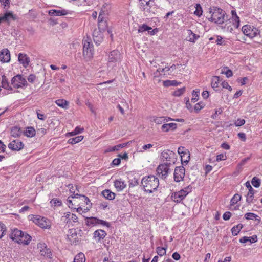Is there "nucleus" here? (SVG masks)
<instances>
[{"label": "nucleus", "mask_w": 262, "mask_h": 262, "mask_svg": "<svg viewBox=\"0 0 262 262\" xmlns=\"http://www.w3.org/2000/svg\"><path fill=\"white\" fill-rule=\"evenodd\" d=\"M211 17L208 18L210 21L223 25L225 21L227 22L228 18L226 13L222 9L213 7L210 8Z\"/></svg>", "instance_id": "1"}, {"label": "nucleus", "mask_w": 262, "mask_h": 262, "mask_svg": "<svg viewBox=\"0 0 262 262\" xmlns=\"http://www.w3.org/2000/svg\"><path fill=\"white\" fill-rule=\"evenodd\" d=\"M141 183L144 190L149 193L157 190L159 185V179L152 175L144 177L142 179Z\"/></svg>", "instance_id": "2"}, {"label": "nucleus", "mask_w": 262, "mask_h": 262, "mask_svg": "<svg viewBox=\"0 0 262 262\" xmlns=\"http://www.w3.org/2000/svg\"><path fill=\"white\" fill-rule=\"evenodd\" d=\"M82 44L83 56L86 60H89L93 56V45L88 38L83 40Z\"/></svg>", "instance_id": "3"}, {"label": "nucleus", "mask_w": 262, "mask_h": 262, "mask_svg": "<svg viewBox=\"0 0 262 262\" xmlns=\"http://www.w3.org/2000/svg\"><path fill=\"white\" fill-rule=\"evenodd\" d=\"M191 189L192 187L188 186L184 189L173 193L171 198L174 202L177 203L180 202L191 191Z\"/></svg>", "instance_id": "4"}, {"label": "nucleus", "mask_w": 262, "mask_h": 262, "mask_svg": "<svg viewBox=\"0 0 262 262\" xmlns=\"http://www.w3.org/2000/svg\"><path fill=\"white\" fill-rule=\"evenodd\" d=\"M11 84L14 88H20L27 86L28 83L25 78L23 75L18 74L14 76L11 81Z\"/></svg>", "instance_id": "5"}, {"label": "nucleus", "mask_w": 262, "mask_h": 262, "mask_svg": "<svg viewBox=\"0 0 262 262\" xmlns=\"http://www.w3.org/2000/svg\"><path fill=\"white\" fill-rule=\"evenodd\" d=\"M29 220L32 221L35 224L42 228H47L48 226L46 219L39 215H29Z\"/></svg>", "instance_id": "6"}, {"label": "nucleus", "mask_w": 262, "mask_h": 262, "mask_svg": "<svg viewBox=\"0 0 262 262\" xmlns=\"http://www.w3.org/2000/svg\"><path fill=\"white\" fill-rule=\"evenodd\" d=\"M242 31L245 35L251 38L255 37L258 33L256 28L248 25H244L242 27Z\"/></svg>", "instance_id": "7"}, {"label": "nucleus", "mask_w": 262, "mask_h": 262, "mask_svg": "<svg viewBox=\"0 0 262 262\" xmlns=\"http://www.w3.org/2000/svg\"><path fill=\"white\" fill-rule=\"evenodd\" d=\"M105 15L104 11L103 10V8L101 9L98 16V29L99 32H102L107 29V24L106 20H104L103 15Z\"/></svg>", "instance_id": "8"}, {"label": "nucleus", "mask_w": 262, "mask_h": 262, "mask_svg": "<svg viewBox=\"0 0 262 262\" xmlns=\"http://www.w3.org/2000/svg\"><path fill=\"white\" fill-rule=\"evenodd\" d=\"M185 175V169L183 166L176 167L174 171V180L177 182L183 180Z\"/></svg>", "instance_id": "9"}, {"label": "nucleus", "mask_w": 262, "mask_h": 262, "mask_svg": "<svg viewBox=\"0 0 262 262\" xmlns=\"http://www.w3.org/2000/svg\"><path fill=\"white\" fill-rule=\"evenodd\" d=\"M170 164L169 163L168 164H160L158 166L157 168V172L159 177L164 179L166 178L169 171V165Z\"/></svg>", "instance_id": "10"}, {"label": "nucleus", "mask_w": 262, "mask_h": 262, "mask_svg": "<svg viewBox=\"0 0 262 262\" xmlns=\"http://www.w3.org/2000/svg\"><path fill=\"white\" fill-rule=\"evenodd\" d=\"M120 60L121 54L118 50H113L108 55V61L109 62H117Z\"/></svg>", "instance_id": "11"}, {"label": "nucleus", "mask_w": 262, "mask_h": 262, "mask_svg": "<svg viewBox=\"0 0 262 262\" xmlns=\"http://www.w3.org/2000/svg\"><path fill=\"white\" fill-rule=\"evenodd\" d=\"M8 147L12 150L19 151L24 147V144L19 140L12 141L8 144Z\"/></svg>", "instance_id": "12"}, {"label": "nucleus", "mask_w": 262, "mask_h": 262, "mask_svg": "<svg viewBox=\"0 0 262 262\" xmlns=\"http://www.w3.org/2000/svg\"><path fill=\"white\" fill-rule=\"evenodd\" d=\"M245 185L249 190L247 195L246 202L248 204H250L252 202L253 199L254 198V190L251 186V184L249 181L246 182Z\"/></svg>", "instance_id": "13"}, {"label": "nucleus", "mask_w": 262, "mask_h": 262, "mask_svg": "<svg viewBox=\"0 0 262 262\" xmlns=\"http://www.w3.org/2000/svg\"><path fill=\"white\" fill-rule=\"evenodd\" d=\"M73 195H74L72 196V197L73 199H75L74 200L75 203H78V201L77 200L78 199H79V200H80L81 201L83 202L86 205H89V207H91L92 204L90 203V200L87 196H86L84 195L79 194L78 193H76V194L74 193Z\"/></svg>", "instance_id": "14"}, {"label": "nucleus", "mask_w": 262, "mask_h": 262, "mask_svg": "<svg viewBox=\"0 0 262 262\" xmlns=\"http://www.w3.org/2000/svg\"><path fill=\"white\" fill-rule=\"evenodd\" d=\"M62 220L64 221L66 223H70L71 222H77V216L73 213L68 212L64 214V216H62Z\"/></svg>", "instance_id": "15"}, {"label": "nucleus", "mask_w": 262, "mask_h": 262, "mask_svg": "<svg viewBox=\"0 0 262 262\" xmlns=\"http://www.w3.org/2000/svg\"><path fill=\"white\" fill-rule=\"evenodd\" d=\"M0 60L3 62H8L10 60V53L8 49H3L0 52Z\"/></svg>", "instance_id": "16"}, {"label": "nucleus", "mask_w": 262, "mask_h": 262, "mask_svg": "<svg viewBox=\"0 0 262 262\" xmlns=\"http://www.w3.org/2000/svg\"><path fill=\"white\" fill-rule=\"evenodd\" d=\"M68 13V11L63 9H61L59 10L52 9L48 11V14L50 16H61L66 15Z\"/></svg>", "instance_id": "17"}, {"label": "nucleus", "mask_w": 262, "mask_h": 262, "mask_svg": "<svg viewBox=\"0 0 262 262\" xmlns=\"http://www.w3.org/2000/svg\"><path fill=\"white\" fill-rule=\"evenodd\" d=\"M23 235V232L17 229H14L12 230L11 233L10 234V237L13 241L18 243V241H19L20 236Z\"/></svg>", "instance_id": "18"}, {"label": "nucleus", "mask_w": 262, "mask_h": 262, "mask_svg": "<svg viewBox=\"0 0 262 262\" xmlns=\"http://www.w3.org/2000/svg\"><path fill=\"white\" fill-rule=\"evenodd\" d=\"M18 59L19 62L22 64L25 68H26L29 64L30 58L25 54L19 53L18 54Z\"/></svg>", "instance_id": "19"}, {"label": "nucleus", "mask_w": 262, "mask_h": 262, "mask_svg": "<svg viewBox=\"0 0 262 262\" xmlns=\"http://www.w3.org/2000/svg\"><path fill=\"white\" fill-rule=\"evenodd\" d=\"M140 8L144 11H148L149 8L154 3V0H140Z\"/></svg>", "instance_id": "20"}, {"label": "nucleus", "mask_w": 262, "mask_h": 262, "mask_svg": "<svg viewBox=\"0 0 262 262\" xmlns=\"http://www.w3.org/2000/svg\"><path fill=\"white\" fill-rule=\"evenodd\" d=\"M31 237L29 234L23 232V235H21L19 241H18V243L28 245L31 241Z\"/></svg>", "instance_id": "21"}, {"label": "nucleus", "mask_w": 262, "mask_h": 262, "mask_svg": "<svg viewBox=\"0 0 262 262\" xmlns=\"http://www.w3.org/2000/svg\"><path fill=\"white\" fill-rule=\"evenodd\" d=\"M177 126V124L174 123L164 124L161 127L163 131L167 132L170 130H174Z\"/></svg>", "instance_id": "22"}, {"label": "nucleus", "mask_w": 262, "mask_h": 262, "mask_svg": "<svg viewBox=\"0 0 262 262\" xmlns=\"http://www.w3.org/2000/svg\"><path fill=\"white\" fill-rule=\"evenodd\" d=\"M231 14L233 25L235 28H237L239 25V18L237 15L235 10H232Z\"/></svg>", "instance_id": "23"}, {"label": "nucleus", "mask_w": 262, "mask_h": 262, "mask_svg": "<svg viewBox=\"0 0 262 262\" xmlns=\"http://www.w3.org/2000/svg\"><path fill=\"white\" fill-rule=\"evenodd\" d=\"M106 235V232L101 229L96 230L94 233V238H98L99 241L101 239H103Z\"/></svg>", "instance_id": "24"}, {"label": "nucleus", "mask_w": 262, "mask_h": 262, "mask_svg": "<svg viewBox=\"0 0 262 262\" xmlns=\"http://www.w3.org/2000/svg\"><path fill=\"white\" fill-rule=\"evenodd\" d=\"M102 194L105 198L109 200H112L114 199L115 197V194L108 189L103 190L102 192Z\"/></svg>", "instance_id": "25"}, {"label": "nucleus", "mask_w": 262, "mask_h": 262, "mask_svg": "<svg viewBox=\"0 0 262 262\" xmlns=\"http://www.w3.org/2000/svg\"><path fill=\"white\" fill-rule=\"evenodd\" d=\"M181 157V161L182 163L184 164L185 163L186 164L189 162L190 159L189 153L187 150H185L184 152L182 154L180 155Z\"/></svg>", "instance_id": "26"}, {"label": "nucleus", "mask_w": 262, "mask_h": 262, "mask_svg": "<svg viewBox=\"0 0 262 262\" xmlns=\"http://www.w3.org/2000/svg\"><path fill=\"white\" fill-rule=\"evenodd\" d=\"M114 185L118 191H121L126 187L124 182L121 180H116L114 182Z\"/></svg>", "instance_id": "27"}, {"label": "nucleus", "mask_w": 262, "mask_h": 262, "mask_svg": "<svg viewBox=\"0 0 262 262\" xmlns=\"http://www.w3.org/2000/svg\"><path fill=\"white\" fill-rule=\"evenodd\" d=\"M1 84L2 87H3V88L7 90H12V88L9 84L8 79L5 75H3L2 76Z\"/></svg>", "instance_id": "28"}, {"label": "nucleus", "mask_w": 262, "mask_h": 262, "mask_svg": "<svg viewBox=\"0 0 262 262\" xmlns=\"http://www.w3.org/2000/svg\"><path fill=\"white\" fill-rule=\"evenodd\" d=\"M11 135L14 137H18L21 134L20 128L17 126H14L12 128L11 130Z\"/></svg>", "instance_id": "29"}, {"label": "nucleus", "mask_w": 262, "mask_h": 262, "mask_svg": "<svg viewBox=\"0 0 262 262\" xmlns=\"http://www.w3.org/2000/svg\"><path fill=\"white\" fill-rule=\"evenodd\" d=\"M86 224L88 226H94L98 224L99 219L95 217H88Z\"/></svg>", "instance_id": "30"}, {"label": "nucleus", "mask_w": 262, "mask_h": 262, "mask_svg": "<svg viewBox=\"0 0 262 262\" xmlns=\"http://www.w3.org/2000/svg\"><path fill=\"white\" fill-rule=\"evenodd\" d=\"M35 130L33 127H28L24 133L25 136L28 137H32L35 135Z\"/></svg>", "instance_id": "31"}, {"label": "nucleus", "mask_w": 262, "mask_h": 262, "mask_svg": "<svg viewBox=\"0 0 262 262\" xmlns=\"http://www.w3.org/2000/svg\"><path fill=\"white\" fill-rule=\"evenodd\" d=\"M98 33V31L95 30L94 31L93 36L94 40L96 43H99L103 40V35L101 32L99 34V36H96V34Z\"/></svg>", "instance_id": "32"}, {"label": "nucleus", "mask_w": 262, "mask_h": 262, "mask_svg": "<svg viewBox=\"0 0 262 262\" xmlns=\"http://www.w3.org/2000/svg\"><path fill=\"white\" fill-rule=\"evenodd\" d=\"M180 84H181V82H177L176 80H167L166 81H163V85L166 87H168V86H176Z\"/></svg>", "instance_id": "33"}, {"label": "nucleus", "mask_w": 262, "mask_h": 262, "mask_svg": "<svg viewBox=\"0 0 262 262\" xmlns=\"http://www.w3.org/2000/svg\"><path fill=\"white\" fill-rule=\"evenodd\" d=\"M243 227V225L242 224H239L235 226H234L231 229L232 234L234 236H236L239 232L240 230Z\"/></svg>", "instance_id": "34"}, {"label": "nucleus", "mask_w": 262, "mask_h": 262, "mask_svg": "<svg viewBox=\"0 0 262 262\" xmlns=\"http://www.w3.org/2000/svg\"><path fill=\"white\" fill-rule=\"evenodd\" d=\"M83 139V136H79L72 138H70L68 140V143L71 144H76L81 141Z\"/></svg>", "instance_id": "35"}, {"label": "nucleus", "mask_w": 262, "mask_h": 262, "mask_svg": "<svg viewBox=\"0 0 262 262\" xmlns=\"http://www.w3.org/2000/svg\"><path fill=\"white\" fill-rule=\"evenodd\" d=\"M77 234L75 229H71L69 230L68 238L72 242V238L76 239Z\"/></svg>", "instance_id": "36"}, {"label": "nucleus", "mask_w": 262, "mask_h": 262, "mask_svg": "<svg viewBox=\"0 0 262 262\" xmlns=\"http://www.w3.org/2000/svg\"><path fill=\"white\" fill-rule=\"evenodd\" d=\"M85 261V258L84 254L80 253L75 256L73 262H84Z\"/></svg>", "instance_id": "37"}, {"label": "nucleus", "mask_w": 262, "mask_h": 262, "mask_svg": "<svg viewBox=\"0 0 262 262\" xmlns=\"http://www.w3.org/2000/svg\"><path fill=\"white\" fill-rule=\"evenodd\" d=\"M56 104L62 108H66L68 105V102L64 99H58L55 101Z\"/></svg>", "instance_id": "38"}, {"label": "nucleus", "mask_w": 262, "mask_h": 262, "mask_svg": "<svg viewBox=\"0 0 262 262\" xmlns=\"http://www.w3.org/2000/svg\"><path fill=\"white\" fill-rule=\"evenodd\" d=\"M220 81L219 76H214L212 78L211 80V86L212 88L215 89L219 87V83Z\"/></svg>", "instance_id": "39"}, {"label": "nucleus", "mask_w": 262, "mask_h": 262, "mask_svg": "<svg viewBox=\"0 0 262 262\" xmlns=\"http://www.w3.org/2000/svg\"><path fill=\"white\" fill-rule=\"evenodd\" d=\"M258 216L253 213H247L245 214V218L247 220H254L256 221H260V219L257 218Z\"/></svg>", "instance_id": "40"}, {"label": "nucleus", "mask_w": 262, "mask_h": 262, "mask_svg": "<svg viewBox=\"0 0 262 262\" xmlns=\"http://www.w3.org/2000/svg\"><path fill=\"white\" fill-rule=\"evenodd\" d=\"M241 196L236 193L234 195V196L232 197L230 201V205L233 206L236 204L241 199Z\"/></svg>", "instance_id": "41"}, {"label": "nucleus", "mask_w": 262, "mask_h": 262, "mask_svg": "<svg viewBox=\"0 0 262 262\" xmlns=\"http://www.w3.org/2000/svg\"><path fill=\"white\" fill-rule=\"evenodd\" d=\"M189 34L190 35L189 41L190 42H194L195 41L199 38V36L193 33L191 30H189Z\"/></svg>", "instance_id": "42"}, {"label": "nucleus", "mask_w": 262, "mask_h": 262, "mask_svg": "<svg viewBox=\"0 0 262 262\" xmlns=\"http://www.w3.org/2000/svg\"><path fill=\"white\" fill-rule=\"evenodd\" d=\"M251 183L254 187L258 188L260 185L261 181L257 177H254L252 179Z\"/></svg>", "instance_id": "43"}, {"label": "nucleus", "mask_w": 262, "mask_h": 262, "mask_svg": "<svg viewBox=\"0 0 262 262\" xmlns=\"http://www.w3.org/2000/svg\"><path fill=\"white\" fill-rule=\"evenodd\" d=\"M199 90H194L193 91L192 93V98L191 99V101L193 102H195L199 99Z\"/></svg>", "instance_id": "44"}, {"label": "nucleus", "mask_w": 262, "mask_h": 262, "mask_svg": "<svg viewBox=\"0 0 262 262\" xmlns=\"http://www.w3.org/2000/svg\"><path fill=\"white\" fill-rule=\"evenodd\" d=\"M152 28L149 26H148L146 24H143L142 26H140L138 29V32H143L144 31H147L149 32V30H151Z\"/></svg>", "instance_id": "45"}, {"label": "nucleus", "mask_w": 262, "mask_h": 262, "mask_svg": "<svg viewBox=\"0 0 262 262\" xmlns=\"http://www.w3.org/2000/svg\"><path fill=\"white\" fill-rule=\"evenodd\" d=\"M194 14L198 16H200L203 13L202 9L200 4H196Z\"/></svg>", "instance_id": "46"}, {"label": "nucleus", "mask_w": 262, "mask_h": 262, "mask_svg": "<svg viewBox=\"0 0 262 262\" xmlns=\"http://www.w3.org/2000/svg\"><path fill=\"white\" fill-rule=\"evenodd\" d=\"M50 203L54 206H60L62 205L61 201L58 199L54 198L51 200Z\"/></svg>", "instance_id": "47"}, {"label": "nucleus", "mask_w": 262, "mask_h": 262, "mask_svg": "<svg viewBox=\"0 0 262 262\" xmlns=\"http://www.w3.org/2000/svg\"><path fill=\"white\" fill-rule=\"evenodd\" d=\"M157 253L159 256H162L166 254V248L158 247L157 248Z\"/></svg>", "instance_id": "48"}, {"label": "nucleus", "mask_w": 262, "mask_h": 262, "mask_svg": "<svg viewBox=\"0 0 262 262\" xmlns=\"http://www.w3.org/2000/svg\"><path fill=\"white\" fill-rule=\"evenodd\" d=\"M185 91V88L183 87L182 88L179 89L176 91H175L173 95L175 96H180L181 95H182Z\"/></svg>", "instance_id": "49"}, {"label": "nucleus", "mask_w": 262, "mask_h": 262, "mask_svg": "<svg viewBox=\"0 0 262 262\" xmlns=\"http://www.w3.org/2000/svg\"><path fill=\"white\" fill-rule=\"evenodd\" d=\"M27 15H28L27 18L30 19H34L37 16L36 13L33 10H30L29 13Z\"/></svg>", "instance_id": "50"}, {"label": "nucleus", "mask_w": 262, "mask_h": 262, "mask_svg": "<svg viewBox=\"0 0 262 262\" xmlns=\"http://www.w3.org/2000/svg\"><path fill=\"white\" fill-rule=\"evenodd\" d=\"M40 254L48 257H50V256L52 255L51 251L49 249L40 250Z\"/></svg>", "instance_id": "51"}, {"label": "nucleus", "mask_w": 262, "mask_h": 262, "mask_svg": "<svg viewBox=\"0 0 262 262\" xmlns=\"http://www.w3.org/2000/svg\"><path fill=\"white\" fill-rule=\"evenodd\" d=\"M6 231V226L3 223H0V238H2Z\"/></svg>", "instance_id": "52"}, {"label": "nucleus", "mask_w": 262, "mask_h": 262, "mask_svg": "<svg viewBox=\"0 0 262 262\" xmlns=\"http://www.w3.org/2000/svg\"><path fill=\"white\" fill-rule=\"evenodd\" d=\"M215 42L218 45H225V40H224L223 38L220 36H217V39L215 40Z\"/></svg>", "instance_id": "53"}, {"label": "nucleus", "mask_w": 262, "mask_h": 262, "mask_svg": "<svg viewBox=\"0 0 262 262\" xmlns=\"http://www.w3.org/2000/svg\"><path fill=\"white\" fill-rule=\"evenodd\" d=\"M245 123V121L244 119H238L235 122V124L236 126H241L244 125Z\"/></svg>", "instance_id": "54"}, {"label": "nucleus", "mask_w": 262, "mask_h": 262, "mask_svg": "<svg viewBox=\"0 0 262 262\" xmlns=\"http://www.w3.org/2000/svg\"><path fill=\"white\" fill-rule=\"evenodd\" d=\"M165 119L164 117H157L154 119V121L157 124H161L162 122L164 121Z\"/></svg>", "instance_id": "55"}, {"label": "nucleus", "mask_w": 262, "mask_h": 262, "mask_svg": "<svg viewBox=\"0 0 262 262\" xmlns=\"http://www.w3.org/2000/svg\"><path fill=\"white\" fill-rule=\"evenodd\" d=\"M223 112V110L221 108H219L218 110H216L215 111V113L212 115V118L213 119L216 118L218 114H221Z\"/></svg>", "instance_id": "56"}, {"label": "nucleus", "mask_w": 262, "mask_h": 262, "mask_svg": "<svg viewBox=\"0 0 262 262\" xmlns=\"http://www.w3.org/2000/svg\"><path fill=\"white\" fill-rule=\"evenodd\" d=\"M221 84H222V86H223V88L227 89L229 90L230 91H232L231 86H230L228 84V83L227 82L223 81L222 82Z\"/></svg>", "instance_id": "57"}, {"label": "nucleus", "mask_w": 262, "mask_h": 262, "mask_svg": "<svg viewBox=\"0 0 262 262\" xmlns=\"http://www.w3.org/2000/svg\"><path fill=\"white\" fill-rule=\"evenodd\" d=\"M83 130V128H80V127H76L75 128L74 131L72 132L71 133V134L72 135H76V134L81 133Z\"/></svg>", "instance_id": "58"}, {"label": "nucleus", "mask_w": 262, "mask_h": 262, "mask_svg": "<svg viewBox=\"0 0 262 262\" xmlns=\"http://www.w3.org/2000/svg\"><path fill=\"white\" fill-rule=\"evenodd\" d=\"M124 147V144H119L116 146H113L112 148V149H111V151H115V150H119V148H123Z\"/></svg>", "instance_id": "59"}, {"label": "nucleus", "mask_w": 262, "mask_h": 262, "mask_svg": "<svg viewBox=\"0 0 262 262\" xmlns=\"http://www.w3.org/2000/svg\"><path fill=\"white\" fill-rule=\"evenodd\" d=\"M231 216V213L230 212H226L223 216V219L225 221L229 220Z\"/></svg>", "instance_id": "60"}, {"label": "nucleus", "mask_w": 262, "mask_h": 262, "mask_svg": "<svg viewBox=\"0 0 262 262\" xmlns=\"http://www.w3.org/2000/svg\"><path fill=\"white\" fill-rule=\"evenodd\" d=\"M226 159V155L223 154H220L219 155H217L216 156V161H221V160H224Z\"/></svg>", "instance_id": "61"}, {"label": "nucleus", "mask_w": 262, "mask_h": 262, "mask_svg": "<svg viewBox=\"0 0 262 262\" xmlns=\"http://www.w3.org/2000/svg\"><path fill=\"white\" fill-rule=\"evenodd\" d=\"M36 79V76L34 74H30L28 77V80L29 82L33 83Z\"/></svg>", "instance_id": "62"}, {"label": "nucleus", "mask_w": 262, "mask_h": 262, "mask_svg": "<svg viewBox=\"0 0 262 262\" xmlns=\"http://www.w3.org/2000/svg\"><path fill=\"white\" fill-rule=\"evenodd\" d=\"M0 2L1 3V4L4 6V7H9V0H0Z\"/></svg>", "instance_id": "63"}, {"label": "nucleus", "mask_w": 262, "mask_h": 262, "mask_svg": "<svg viewBox=\"0 0 262 262\" xmlns=\"http://www.w3.org/2000/svg\"><path fill=\"white\" fill-rule=\"evenodd\" d=\"M37 134L40 135L41 136H43L46 133V129L43 128H41L37 129Z\"/></svg>", "instance_id": "64"}]
</instances>
